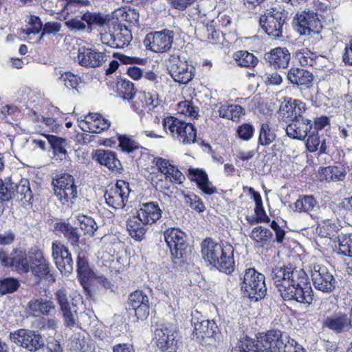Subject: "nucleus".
I'll use <instances>...</instances> for the list:
<instances>
[{"label": "nucleus", "mask_w": 352, "mask_h": 352, "mask_svg": "<svg viewBox=\"0 0 352 352\" xmlns=\"http://www.w3.org/2000/svg\"><path fill=\"white\" fill-rule=\"evenodd\" d=\"M128 302L129 307L132 308L148 305L149 300L148 296L143 291L136 290L129 296Z\"/></svg>", "instance_id": "obj_47"}, {"label": "nucleus", "mask_w": 352, "mask_h": 352, "mask_svg": "<svg viewBox=\"0 0 352 352\" xmlns=\"http://www.w3.org/2000/svg\"><path fill=\"white\" fill-rule=\"evenodd\" d=\"M20 286L19 281L14 278H5L0 280V294L6 295L16 292Z\"/></svg>", "instance_id": "obj_49"}, {"label": "nucleus", "mask_w": 352, "mask_h": 352, "mask_svg": "<svg viewBox=\"0 0 352 352\" xmlns=\"http://www.w3.org/2000/svg\"><path fill=\"white\" fill-rule=\"evenodd\" d=\"M10 341L30 352L38 351L44 346V338L37 331L19 329L10 333Z\"/></svg>", "instance_id": "obj_6"}, {"label": "nucleus", "mask_w": 352, "mask_h": 352, "mask_svg": "<svg viewBox=\"0 0 352 352\" xmlns=\"http://www.w3.org/2000/svg\"><path fill=\"white\" fill-rule=\"evenodd\" d=\"M184 199L186 204L198 212H203L206 208L202 200L194 193L185 195Z\"/></svg>", "instance_id": "obj_54"}, {"label": "nucleus", "mask_w": 352, "mask_h": 352, "mask_svg": "<svg viewBox=\"0 0 352 352\" xmlns=\"http://www.w3.org/2000/svg\"><path fill=\"white\" fill-rule=\"evenodd\" d=\"M109 126V120L98 114L95 121L92 123V129H90V133H100Z\"/></svg>", "instance_id": "obj_57"}, {"label": "nucleus", "mask_w": 352, "mask_h": 352, "mask_svg": "<svg viewBox=\"0 0 352 352\" xmlns=\"http://www.w3.org/2000/svg\"><path fill=\"white\" fill-rule=\"evenodd\" d=\"M76 60L82 67H96L107 60V55L96 49L82 47L78 49Z\"/></svg>", "instance_id": "obj_21"}, {"label": "nucleus", "mask_w": 352, "mask_h": 352, "mask_svg": "<svg viewBox=\"0 0 352 352\" xmlns=\"http://www.w3.org/2000/svg\"><path fill=\"white\" fill-rule=\"evenodd\" d=\"M55 300L59 305L60 310L72 306V301H69V292L65 288H60L58 289L55 294Z\"/></svg>", "instance_id": "obj_53"}, {"label": "nucleus", "mask_w": 352, "mask_h": 352, "mask_svg": "<svg viewBox=\"0 0 352 352\" xmlns=\"http://www.w3.org/2000/svg\"><path fill=\"white\" fill-rule=\"evenodd\" d=\"M117 87L119 95L124 100H130L136 94L134 84L129 80L124 79L118 81Z\"/></svg>", "instance_id": "obj_45"}, {"label": "nucleus", "mask_w": 352, "mask_h": 352, "mask_svg": "<svg viewBox=\"0 0 352 352\" xmlns=\"http://www.w3.org/2000/svg\"><path fill=\"white\" fill-rule=\"evenodd\" d=\"M77 186L74 184L72 186L69 187L66 191H63V194L58 199L63 204L74 203V201L77 198Z\"/></svg>", "instance_id": "obj_61"}, {"label": "nucleus", "mask_w": 352, "mask_h": 352, "mask_svg": "<svg viewBox=\"0 0 352 352\" xmlns=\"http://www.w3.org/2000/svg\"><path fill=\"white\" fill-rule=\"evenodd\" d=\"M338 253L352 257V233L342 234L338 236Z\"/></svg>", "instance_id": "obj_46"}, {"label": "nucleus", "mask_w": 352, "mask_h": 352, "mask_svg": "<svg viewBox=\"0 0 352 352\" xmlns=\"http://www.w3.org/2000/svg\"><path fill=\"white\" fill-rule=\"evenodd\" d=\"M80 229L84 232L85 234L93 236L98 229V226L95 220L88 216H80L78 218Z\"/></svg>", "instance_id": "obj_48"}, {"label": "nucleus", "mask_w": 352, "mask_h": 352, "mask_svg": "<svg viewBox=\"0 0 352 352\" xmlns=\"http://www.w3.org/2000/svg\"><path fill=\"white\" fill-rule=\"evenodd\" d=\"M250 237L258 247H264L272 241L273 234L268 228L263 226H257L252 230L250 234Z\"/></svg>", "instance_id": "obj_35"}, {"label": "nucleus", "mask_w": 352, "mask_h": 352, "mask_svg": "<svg viewBox=\"0 0 352 352\" xmlns=\"http://www.w3.org/2000/svg\"><path fill=\"white\" fill-rule=\"evenodd\" d=\"M190 179L195 182L198 188L206 195H211L217 192V189L209 181L208 176L206 171L202 169L192 168L188 169Z\"/></svg>", "instance_id": "obj_26"}, {"label": "nucleus", "mask_w": 352, "mask_h": 352, "mask_svg": "<svg viewBox=\"0 0 352 352\" xmlns=\"http://www.w3.org/2000/svg\"><path fill=\"white\" fill-rule=\"evenodd\" d=\"M233 58L241 67L254 68L258 63V59L252 53L240 50L233 54Z\"/></svg>", "instance_id": "obj_40"}, {"label": "nucleus", "mask_w": 352, "mask_h": 352, "mask_svg": "<svg viewBox=\"0 0 352 352\" xmlns=\"http://www.w3.org/2000/svg\"><path fill=\"white\" fill-rule=\"evenodd\" d=\"M280 352H305V350L301 344L287 336Z\"/></svg>", "instance_id": "obj_56"}, {"label": "nucleus", "mask_w": 352, "mask_h": 352, "mask_svg": "<svg viewBox=\"0 0 352 352\" xmlns=\"http://www.w3.org/2000/svg\"><path fill=\"white\" fill-rule=\"evenodd\" d=\"M52 256L61 274L69 276L74 270V261L68 248L59 241L52 244Z\"/></svg>", "instance_id": "obj_14"}, {"label": "nucleus", "mask_w": 352, "mask_h": 352, "mask_svg": "<svg viewBox=\"0 0 352 352\" xmlns=\"http://www.w3.org/2000/svg\"><path fill=\"white\" fill-rule=\"evenodd\" d=\"M287 336L279 330L258 333L256 340L245 336L231 352H280Z\"/></svg>", "instance_id": "obj_2"}, {"label": "nucleus", "mask_w": 352, "mask_h": 352, "mask_svg": "<svg viewBox=\"0 0 352 352\" xmlns=\"http://www.w3.org/2000/svg\"><path fill=\"white\" fill-rule=\"evenodd\" d=\"M219 114L221 118L236 121L245 114V109L238 104H226L219 107Z\"/></svg>", "instance_id": "obj_39"}, {"label": "nucleus", "mask_w": 352, "mask_h": 352, "mask_svg": "<svg viewBox=\"0 0 352 352\" xmlns=\"http://www.w3.org/2000/svg\"><path fill=\"white\" fill-rule=\"evenodd\" d=\"M62 28L60 23L57 21H50L47 22L43 25V31L41 34L40 39H41L45 35L58 34Z\"/></svg>", "instance_id": "obj_62"}, {"label": "nucleus", "mask_w": 352, "mask_h": 352, "mask_svg": "<svg viewBox=\"0 0 352 352\" xmlns=\"http://www.w3.org/2000/svg\"><path fill=\"white\" fill-rule=\"evenodd\" d=\"M119 144L120 149L126 153L130 157L134 158L138 153H141L142 147L140 144L130 137L124 135L118 136Z\"/></svg>", "instance_id": "obj_36"}, {"label": "nucleus", "mask_w": 352, "mask_h": 352, "mask_svg": "<svg viewBox=\"0 0 352 352\" xmlns=\"http://www.w3.org/2000/svg\"><path fill=\"white\" fill-rule=\"evenodd\" d=\"M30 27L23 30V32L26 34H38L43 31V25L41 19L36 16H31L29 21Z\"/></svg>", "instance_id": "obj_58"}, {"label": "nucleus", "mask_w": 352, "mask_h": 352, "mask_svg": "<svg viewBox=\"0 0 352 352\" xmlns=\"http://www.w3.org/2000/svg\"><path fill=\"white\" fill-rule=\"evenodd\" d=\"M309 133L305 142L307 151L310 153L319 151L320 154L325 153L327 150L325 140H321L318 133L315 131H311Z\"/></svg>", "instance_id": "obj_37"}, {"label": "nucleus", "mask_w": 352, "mask_h": 352, "mask_svg": "<svg viewBox=\"0 0 352 352\" xmlns=\"http://www.w3.org/2000/svg\"><path fill=\"white\" fill-rule=\"evenodd\" d=\"M260 25L263 31L273 38L282 36L285 24V14L276 8L267 10L259 19Z\"/></svg>", "instance_id": "obj_7"}, {"label": "nucleus", "mask_w": 352, "mask_h": 352, "mask_svg": "<svg viewBox=\"0 0 352 352\" xmlns=\"http://www.w3.org/2000/svg\"><path fill=\"white\" fill-rule=\"evenodd\" d=\"M58 80L63 82L68 89H76L80 78L71 72H64L58 77Z\"/></svg>", "instance_id": "obj_55"}, {"label": "nucleus", "mask_w": 352, "mask_h": 352, "mask_svg": "<svg viewBox=\"0 0 352 352\" xmlns=\"http://www.w3.org/2000/svg\"><path fill=\"white\" fill-rule=\"evenodd\" d=\"M0 261L4 266L14 267L19 273H27L30 270V261L26 254L21 250H13L10 256L6 252L0 251Z\"/></svg>", "instance_id": "obj_19"}, {"label": "nucleus", "mask_w": 352, "mask_h": 352, "mask_svg": "<svg viewBox=\"0 0 352 352\" xmlns=\"http://www.w3.org/2000/svg\"><path fill=\"white\" fill-rule=\"evenodd\" d=\"M29 261L30 269L34 276L42 279L50 274V264L44 258L41 251L32 252L29 256Z\"/></svg>", "instance_id": "obj_24"}, {"label": "nucleus", "mask_w": 352, "mask_h": 352, "mask_svg": "<svg viewBox=\"0 0 352 352\" xmlns=\"http://www.w3.org/2000/svg\"><path fill=\"white\" fill-rule=\"evenodd\" d=\"M254 133V128L253 125L248 123H244L240 125L236 130L238 137L243 140L248 141L251 139Z\"/></svg>", "instance_id": "obj_59"}, {"label": "nucleus", "mask_w": 352, "mask_h": 352, "mask_svg": "<svg viewBox=\"0 0 352 352\" xmlns=\"http://www.w3.org/2000/svg\"><path fill=\"white\" fill-rule=\"evenodd\" d=\"M346 175L345 168L342 165L322 167L318 170V177L320 182L343 181L345 179Z\"/></svg>", "instance_id": "obj_32"}, {"label": "nucleus", "mask_w": 352, "mask_h": 352, "mask_svg": "<svg viewBox=\"0 0 352 352\" xmlns=\"http://www.w3.org/2000/svg\"><path fill=\"white\" fill-rule=\"evenodd\" d=\"M27 307L29 313L34 316H52L56 311L54 302L45 298H33L29 301Z\"/></svg>", "instance_id": "obj_25"}, {"label": "nucleus", "mask_w": 352, "mask_h": 352, "mask_svg": "<svg viewBox=\"0 0 352 352\" xmlns=\"http://www.w3.org/2000/svg\"><path fill=\"white\" fill-rule=\"evenodd\" d=\"M75 184L74 178L69 174H61L57 179H53L52 184L55 195L58 198L69 187Z\"/></svg>", "instance_id": "obj_41"}, {"label": "nucleus", "mask_w": 352, "mask_h": 352, "mask_svg": "<svg viewBox=\"0 0 352 352\" xmlns=\"http://www.w3.org/2000/svg\"><path fill=\"white\" fill-rule=\"evenodd\" d=\"M173 36V32L168 30L150 33L146 36L144 45L155 52H165L171 47Z\"/></svg>", "instance_id": "obj_16"}, {"label": "nucleus", "mask_w": 352, "mask_h": 352, "mask_svg": "<svg viewBox=\"0 0 352 352\" xmlns=\"http://www.w3.org/2000/svg\"><path fill=\"white\" fill-rule=\"evenodd\" d=\"M199 314L197 311L192 314L191 323L194 327L193 339L202 345L212 344L219 333L218 326L213 320L200 319L196 316Z\"/></svg>", "instance_id": "obj_5"}, {"label": "nucleus", "mask_w": 352, "mask_h": 352, "mask_svg": "<svg viewBox=\"0 0 352 352\" xmlns=\"http://www.w3.org/2000/svg\"><path fill=\"white\" fill-rule=\"evenodd\" d=\"M304 272L302 269L292 268L286 265H277L272 269L270 277L273 285L280 294L295 282L294 274H300Z\"/></svg>", "instance_id": "obj_12"}, {"label": "nucleus", "mask_w": 352, "mask_h": 352, "mask_svg": "<svg viewBox=\"0 0 352 352\" xmlns=\"http://www.w3.org/2000/svg\"><path fill=\"white\" fill-rule=\"evenodd\" d=\"M295 282L280 294L284 300H296L300 303L311 305L314 300L313 290L308 282L305 272L294 274Z\"/></svg>", "instance_id": "obj_3"}, {"label": "nucleus", "mask_w": 352, "mask_h": 352, "mask_svg": "<svg viewBox=\"0 0 352 352\" xmlns=\"http://www.w3.org/2000/svg\"><path fill=\"white\" fill-rule=\"evenodd\" d=\"M276 138L275 129L269 122H263L260 125L258 144L267 146Z\"/></svg>", "instance_id": "obj_38"}, {"label": "nucleus", "mask_w": 352, "mask_h": 352, "mask_svg": "<svg viewBox=\"0 0 352 352\" xmlns=\"http://www.w3.org/2000/svg\"><path fill=\"white\" fill-rule=\"evenodd\" d=\"M81 19L86 22L89 28L94 26H102L105 23V18L99 12H87L82 16Z\"/></svg>", "instance_id": "obj_51"}, {"label": "nucleus", "mask_w": 352, "mask_h": 352, "mask_svg": "<svg viewBox=\"0 0 352 352\" xmlns=\"http://www.w3.org/2000/svg\"><path fill=\"white\" fill-rule=\"evenodd\" d=\"M290 109H292L291 116L293 119H298V118H304L302 114L305 112V104L300 100H295L290 104Z\"/></svg>", "instance_id": "obj_64"}, {"label": "nucleus", "mask_w": 352, "mask_h": 352, "mask_svg": "<svg viewBox=\"0 0 352 352\" xmlns=\"http://www.w3.org/2000/svg\"><path fill=\"white\" fill-rule=\"evenodd\" d=\"M175 327L170 324H162L155 331L156 344L164 352H176L177 340H176Z\"/></svg>", "instance_id": "obj_15"}, {"label": "nucleus", "mask_w": 352, "mask_h": 352, "mask_svg": "<svg viewBox=\"0 0 352 352\" xmlns=\"http://www.w3.org/2000/svg\"><path fill=\"white\" fill-rule=\"evenodd\" d=\"M312 127V120L305 118H298V119H292V122L287 126L285 132L287 135L293 140H304Z\"/></svg>", "instance_id": "obj_22"}, {"label": "nucleus", "mask_w": 352, "mask_h": 352, "mask_svg": "<svg viewBox=\"0 0 352 352\" xmlns=\"http://www.w3.org/2000/svg\"><path fill=\"white\" fill-rule=\"evenodd\" d=\"M54 229L62 234L72 247H79L81 234L77 227L72 226L67 221H60L55 223Z\"/></svg>", "instance_id": "obj_28"}, {"label": "nucleus", "mask_w": 352, "mask_h": 352, "mask_svg": "<svg viewBox=\"0 0 352 352\" xmlns=\"http://www.w3.org/2000/svg\"><path fill=\"white\" fill-rule=\"evenodd\" d=\"M349 316L341 311L325 317L322 320V327L335 334H341L349 331L351 328Z\"/></svg>", "instance_id": "obj_20"}, {"label": "nucleus", "mask_w": 352, "mask_h": 352, "mask_svg": "<svg viewBox=\"0 0 352 352\" xmlns=\"http://www.w3.org/2000/svg\"><path fill=\"white\" fill-rule=\"evenodd\" d=\"M77 273L80 284L88 292V283L96 277L95 272L90 268L85 256L78 255L76 261Z\"/></svg>", "instance_id": "obj_29"}, {"label": "nucleus", "mask_w": 352, "mask_h": 352, "mask_svg": "<svg viewBox=\"0 0 352 352\" xmlns=\"http://www.w3.org/2000/svg\"><path fill=\"white\" fill-rule=\"evenodd\" d=\"M164 240L168 247L173 259H179L186 254L188 243L186 234L175 228H168L164 231Z\"/></svg>", "instance_id": "obj_10"}, {"label": "nucleus", "mask_w": 352, "mask_h": 352, "mask_svg": "<svg viewBox=\"0 0 352 352\" xmlns=\"http://www.w3.org/2000/svg\"><path fill=\"white\" fill-rule=\"evenodd\" d=\"M317 203L314 195H300L294 204V210L298 212H309L316 206Z\"/></svg>", "instance_id": "obj_44"}, {"label": "nucleus", "mask_w": 352, "mask_h": 352, "mask_svg": "<svg viewBox=\"0 0 352 352\" xmlns=\"http://www.w3.org/2000/svg\"><path fill=\"white\" fill-rule=\"evenodd\" d=\"M287 79L296 86L309 87L314 80L311 72L298 67H292L287 72Z\"/></svg>", "instance_id": "obj_30"}, {"label": "nucleus", "mask_w": 352, "mask_h": 352, "mask_svg": "<svg viewBox=\"0 0 352 352\" xmlns=\"http://www.w3.org/2000/svg\"><path fill=\"white\" fill-rule=\"evenodd\" d=\"M196 140V129L190 123H185L179 141L184 144L194 143Z\"/></svg>", "instance_id": "obj_50"}, {"label": "nucleus", "mask_w": 352, "mask_h": 352, "mask_svg": "<svg viewBox=\"0 0 352 352\" xmlns=\"http://www.w3.org/2000/svg\"><path fill=\"white\" fill-rule=\"evenodd\" d=\"M76 301V299L73 298L72 299V306L60 310L63 315L64 325L70 329L79 325Z\"/></svg>", "instance_id": "obj_34"}, {"label": "nucleus", "mask_w": 352, "mask_h": 352, "mask_svg": "<svg viewBox=\"0 0 352 352\" xmlns=\"http://www.w3.org/2000/svg\"><path fill=\"white\" fill-rule=\"evenodd\" d=\"M314 287L324 293H331L336 290L338 281L330 271L325 267L314 265L311 272Z\"/></svg>", "instance_id": "obj_13"}, {"label": "nucleus", "mask_w": 352, "mask_h": 352, "mask_svg": "<svg viewBox=\"0 0 352 352\" xmlns=\"http://www.w3.org/2000/svg\"><path fill=\"white\" fill-rule=\"evenodd\" d=\"M264 60L274 69H285L289 66L291 54L286 47H275L264 54Z\"/></svg>", "instance_id": "obj_23"}, {"label": "nucleus", "mask_w": 352, "mask_h": 352, "mask_svg": "<svg viewBox=\"0 0 352 352\" xmlns=\"http://www.w3.org/2000/svg\"><path fill=\"white\" fill-rule=\"evenodd\" d=\"M167 69L172 78L177 82L186 85L195 76V67L184 58L172 55L167 62Z\"/></svg>", "instance_id": "obj_8"}, {"label": "nucleus", "mask_w": 352, "mask_h": 352, "mask_svg": "<svg viewBox=\"0 0 352 352\" xmlns=\"http://www.w3.org/2000/svg\"><path fill=\"white\" fill-rule=\"evenodd\" d=\"M166 179H169L172 183H177L181 184L185 179V177L182 173L175 166L169 168V171L164 176Z\"/></svg>", "instance_id": "obj_60"}, {"label": "nucleus", "mask_w": 352, "mask_h": 352, "mask_svg": "<svg viewBox=\"0 0 352 352\" xmlns=\"http://www.w3.org/2000/svg\"><path fill=\"white\" fill-rule=\"evenodd\" d=\"M73 346L75 347L74 350L80 352H88L91 350L92 344L88 342L84 337L78 336L72 340Z\"/></svg>", "instance_id": "obj_63"}, {"label": "nucleus", "mask_w": 352, "mask_h": 352, "mask_svg": "<svg viewBox=\"0 0 352 352\" xmlns=\"http://www.w3.org/2000/svg\"><path fill=\"white\" fill-rule=\"evenodd\" d=\"M48 140L54 150V154L59 157L60 159L65 157L67 155V151L64 146L66 144V140L65 139L59 138L53 135L50 136Z\"/></svg>", "instance_id": "obj_52"}, {"label": "nucleus", "mask_w": 352, "mask_h": 352, "mask_svg": "<svg viewBox=\"0 0 352 352\" xmlns=\"http://www.w3.org/2000/svg\"><path fill=\"white\" fill-rule=\"evenodd\" d=\"M294 26L300 35L308 36L318 34L322 28L318 15L309 10L297 12L294 18Z\"/></svg>", "instance_id": "obj_9"}, {"label": "nucleus", "mask_w": 352, "mask_h": 352, "mask_svg": "<svg viewBox=\"0 0 352 352\" xmlns=\"http://www.w3.org/2000/svg\"><path fill=\"white\" fill-rule=\"evenodd\" d=\"M186 122L182 121L177 118L168 116L164 118L162 121L163 127L165 130L169 129L170 135L174 138L179 140L182 131Z\"/></svg>", "instance_id": "obj_42"}, {"label": "nucleus", "mask_w": 352, "mask_h": 352, "mask_svg": "<svg viewBox=\"0 0 352 352\" xmlns=\"http://www.w3.org/2000/svg\"><path fill=\"white\" fill-rule=\"evenodd\" d=\"M162 211L157 203L146 202L142 204L137 215L144 223L152 224L162 217Z\"/></svg>", "instance_id": "obj_27"}, {"label": "nucleus", "mask_w": 352, "mask_h": 352, "mask_svg": "<svg viewBox=\"0 0 352 352\" xmlns=\"http://www.w3.org/2000/svg\"><path fill=\"white\" fill-rule=\"evenodd\" d=\"M132 39L131 30L122 24L109 28L108 32L100 33L102 43L113 48H123L127 46Z\"/></svg>", "instance_id": "obj_11"}, {"label": "nucleus", "mask_w": 352, "mask_h": 352, "mask_svg": "<svg viewBox=\"0 0 352 352\" xmlns=\"http://www.w3.org/2000/svg\"><path fill=\"white\" fill-rule=\"evenodd\" d=\"M296 56L302 66H317L318 60L323 58L322 56H318L307 48L297 51Z\"/></svg>", "instance_id": "obj_43"}, {"label": "nucleus", "mask_w": 352, "mask_h": 352, "mask_svg": "<svg viewBox=\"0 0 352 352\" xmlns=\"http://www.w3.org/2000/svg\"><path fill=\"white\" fill-rule=\"evenodd\" d=\"M94 159L111 170H118L122 168V164L113 151L98 149L96 151Z\"/></svg>", "instance_id": "obj_31"}, {"label": "nucleus", "mask_w": 352, "mask_h": 352, "mask_svg": "<svg viewBox=\"0 0 352 352\" xmlns=\"http://www.w3.org/2000/svg\"><path fill=\"white\" fill-rule=\"evenodd\" d=\"M8 190L2 196L4 201L15 199L24 204L28 203L32 199V192L30 187V182L27 179H22L19 184L12 182L8 179Z\"/></svg>", "instance_id": "obj_18"}, {"label": "nucleus", "mask_w": 352, "mask_h": 352, "mask_svg": "<svg viewBox=\"0 0 352 352\" xmlns=\"http://www.w3.org/2000/svg\"><path fill=\"white\" fill-rule=\"evenodd\" d=\"M201 247L205 261L226 274L234 271V248L232 245L226 241L218 243L207 238L201 242Z\"/></svg>", "instance_id": "obj_1"}, {"label": "nucleus", "mask_w": 352, "mask_h": 352, "mask_svg": "<svg viewBox=\"0 0 352 352\" xmlns=\"http://www.w3.org/2000/svg\"><path fill=\"white\" fill-rule=\"evenodd\" d=\"M140 218L137 216L129 217L126 220V229L129 235L136 241H142L145 235L146 228Z\"/></svg>", "instance_id": "obj_33"}, {"label": "nucleus", "mask_w": 352, "mask_h": 352, "mask_svg": "<svg viewBox=\"0 0 352 352\" xmlns=\"http://www.w3.org/2000/svg\"><path fill=\"white\" fill-rule=\"evenodd\" d=\"M241 290L245 296L252 300L262 299L267 293L265 276L254 268L246 269L243 277Z\"/></svg>", "instance_id": "obj_4"}, {"label": "nucleus", "mask_w": 352, "mask_h": 352, "mask_svg": "<svg viewBox=\"0 0 352 352\" xmlns=\"http://www.w3.org/2000/svg\"><path fill=\"white\" fill-rule=\"evenodd\" d=\"M130 192L129 183L119 180L114 186L105 192L104 197L109 206L115 209L122 208L128 200Z\"/></svg>", "instance_id": "obj_17"}]
</instances>
